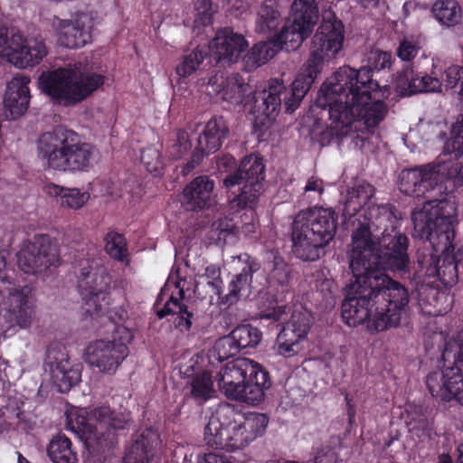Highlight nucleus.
Masks as SVG:
<instances>
[{"label": "nucleus", "mask_w": 463, "mask_h": 463, "mask_svg": "<svg viewBox=\"0 0 463 463\" xmlns=\"http://www.w3.org/2000/svg\"><path fill=\"white\" fill-rule=\"evenodd\" d=\"M391 58L387 52L372 50L366 66L359 70L342 66L322 84L316 103L327 109L334 135L363 140L384 119L387 107L378 82L373 79V70L390 67Z\"/></svg>", "instance_id": "obj_1"}, {"label": "nucleus", "mask_w": 463, "mask_h": 463, "mask_svg": "<svg viewBox=\"0 0 463 463\" xmlns=\"http://www.w3.org/2000/svg\"><path fill=\"white\" fill-rule=\"evenodd\" d=\"M354 280L348 286L341 316L349 326L367 322L369 330L397 327L409 310L410 294L385 273L368 275L357 260L349 261Z\"/></svg>", "instance_id": "obj_2"}, {"label": "nucleus", "mask_w": 463, "mask_h": 463, "mask_svg": "<svg viewBox=\"0 0 463 463\" xmlns=\"http://www.w3.org/2000/svg\"><path fill=\"white\" fill-rule=\"evenodd\" d=\"M369 222L356 227L352 234L349 261L357 260L368 275L409 271V238L396 230L398 218L390 205L369 208Z\"/></svg>", "instance_id": "obj_3"}, {"label": "nucleus", "mask_w": 463, "mask_h": 463, "mask_svg": "<svg viewBox=\"0 0 463 463\" xmlns=\"http://www.w3.org/2000/svg\"><path fill=\"white\" fill-rule=\"evenodd\" d=\"M454 202H441L412 215L413 236L426 240L431 250L419 252L417 262L420 272L429 278H438L445 287H452L458 280V266L463 250H456Z\"/></svg>", "instance_id": "obj_4"}, {"label": "nucleus", "mask_w": 463, "mask_h": 463, "mask_svg": "<svg viewBox=\"0 0 463 463\" xmlns=\"http://www.w3.org/2000/svg\"><path fill=\"white\" fill-rule=\"evenodd\" d=\"M201 85H206L207 93L219 94L221 99L231 106L245 107L251 105L250 111L256 117L264 116L267 118H274L279 112L282 101L288 113L294 112L297 109H290L288 102H293V96L290 94L291 88L287 89L281 82L272 80L268 89L255 92L252 86L246 83L238 74H232L226 79H219L213 76L201 80Z\"/></svg>", "instance_id": "obj_5"}, {"label": "nucleus", "mask_w": 463, "mask_h": 463, "mask_svg": "<svg viewBox=\"0 0 463 463\" xmlns=\"http://www.w3.org/2000/svg\"><path fill=\"white\" fill-rule=\"evenodd\" d=\"M129 413L116 412L108 405L92 409L87 416L68 415L67 425L83 442L87 456L85 463H103L107 454L118 444L117 431L128 428Z\"/></svg>", "instance_id": "obj_6"}, {"label": "nucleus", "mask_w": 463, "mask_h": 463, "mask_svg": "<svg viewBox=\"0 0 463 463\" xmlns=\"http://www.w3.org/2000/svg\"><path fill=\"white\" fill-rule=\"evenodd\" d=\"M36 150L45 169L64 174L89 172L96 156L95 146L82 141L76 131L61 125L42 133Z\"/></svg>", "instance_id": "obj_7"}, {"label": "nucleus", "mask_w": 463, "mask_h": 463, "mask_svg": "<svg viewBox=\"0 0 463 463\" xmlns=\"http://www.w3.org/2000/svg\"><path fill=\"white\" fill-rule=\"evenodd\" d=\"M269 420L262 413H241L229 403L219 404L204 428V439L210 447L226 450L242 449L261 436Z\"/></svg>", "instance_id": "obj_8"}, {"label": "nucleus", "mask_w": 463, "mask_h": 463, "mask_svg": "<svg viewBox=\"0 0 463 463\" xmlns=\"http://www.w3.org/2000/svg\"><path fill=\"white\" fill-rule=\"evenodd\" d=\"M344 39L343 23L334 14L326 13L312 38L309 57L291 84L290 94L294 101H288L290 109H298L315 80L322 72L325 62L335 58L342 51Z\"/></svg>", "instance_id": "obj_9"}, {"label": "nucleus", "mask_w": 463, "mask_h": 463, "mask_svg": "<svg viewBox=\"0 0 463 463\" xmlns=\"http://www.w3.org/2000/svg\"><path fill=\"white\" fill-rule=\"evenodd\" d=\"M337 215L331 208L299 212L292 222V252L304 261H315L335 237Z\"/></svg>", "instance_id": "obj_10"}, {"label": "nucleus", "mask_w": 463, "mask_h": 463, "mask_svg": "<svg viewBox=\"0 0 463 463\" xmlns=\"http://www.w3.org/2000/svg\"><path fill=\"white\" fill-rule=\"evenodd\" d=\"M33 288L13 278L6 269L5 251L0 250V336L7 337L31 326Z\"/></svg>", "instance_id": "obj_11"}, {"label": "nucleus", "mask_w": 463, "mask_h": 463, "mask_svg": "<svg viewBox=\"0 0 463 463\" xmlns=\"http://www.w3.org/2000/svg\"><path fill=\"white\" fill-rule=\"evenodd\" d=\"M218 386L232 400L255 405L270 386L269 373L252 360L242 358L228 363L217 375Z\"/></svg>", "instance_id": "obj_12"}, {"label": "nucleus", "mask_w": 463, "mask_h": 463, "mask_svg": "<svg viewBox=\"0 0 463 463\" xmlns=\"http://www.w3.org/2000/svg\"><path fill=\"white\" fill-rule=\"evenodd\" d=\"M264 165L261 160L253 156H246L239 167L223 179L224 186L232 190L235 197L232 203L239 208H251L263 193Z\"/></svg>", "instance_id": "obj_13"}, {"label": "nucleus", "mask_w": 463, "mask_h": 463, "mask_svg": "<svg viewBox=\"0 0 463 463\" xmlns=\"http://www.w3.org/2000/svg\"><path fill=\"white\" fill-rule=\"evenodd\" d=\"M111 340L99 339L86 348V362L99 372L113 375L128 355V344L134 334L128 326H119L111 335Z\"/></svg>", "instance_id": "obj_14"}, {"label": "nucleus", "mask_w": 463, "mask_h": 463, "mask_svg": "<svg viewBox=\"0 0 463 463\" xmlns=\"http://www.w3.org/2000/svg\"><path fill=\"white\" fill-rule=\"evenodd\" d=\"M85 263H80L77 288L86 306V312L90 316H99L103 314V307L109 304L112 279L107 268L94 260H86Z\"/></svg>", "instance_id": "obj_15"}, {"label": "nucleus", "mask_w": 463, "mask_h": 463, "mask_svg": "<svg viewBox=\"0 0 463 463\" xmlns=\"http://www.w3.org/2000/svg\"><path fill=\"white\" fill-rule=\"evenodd\" d=\"M441 167L436 163H430L419 167L404 169L400 173L399 189L402 193L410 196H423L427 199L422 208L413 211L411 216L416 212L425 210L427 205L433 208L441 202H450L449 200L433 199V195H431V193L436 190L438 193H441L443 189L440 176Z\"/></svg>", "instance_id": "obj_16"}, {"label": "nucleus", "mask_w": 463, "mask_h": 463, "mask_svg": "<svg viewBox=\"0 0 463 463\" xmlns=\"http://www.w3.org/2000/svg\"><path fill=\"white\" fill-rule=\"evenodd\" d=\"M16 257L20 269L25 274L42 273L60 265L57 246L47 234L36 235L33 241L24 242Z\"/></svg>", "instance_id": "obj_17"}, {"label": "nucleus", "mask_w": 463, "mask_h": 463, "mask_svg": "<svg viewBox=\"0 0 463 463\" xmlns=\"http://www.w3.org/2000/svg\"><path fill=\"white\" fill-rule=\"evenodd\" d=\"M47 54L45 43L42 41L27 42L20 32L7 27V33L0 42V56L16 67L26 68L39 64Z\"/></svg>", "instance_id": "obj_18"}, {"label": "nucleus", "mask_w": 463, "mask_h": 463, "mask_svg": "<svg viewBox=\"0 0 463 463\" xmlns=\"http://www.w3.org/2000/svg\"><path fill=\"white\" fill-rule=\"evenodd\" d=\"M79 68L60 67L43 72L39 78V85L43 93L64 106L77 104L76 80Z\"/></svg>", "instance_id": "obj_19"}, {"label": "nucleus", "mask_w": 463, "mask_h": 463, "mask_svg": "<svg viewBox=\"0 0 463 463\" xmlns=\"http://www.w3.org/2000/svg\"><path fill=\"white\" fill-rule=\"evenodd\" d=\"M426 384L433 397L449 402L456 400L463 405V364L451 360L441 372H433L426 377Z\"/></svg>", "instance_id": "obj_20"}, {"label": "nucleus", "mask_w": 463, "mask_h": 463, "mask_svg": "<svg viewBox=\"0 0 463 463\" xmlns=\"http://www.w3.org/2000/svg\"><path fill=\"white\" fill-rule=\"evenodd\" d=\"M93 18L86 13H79L73 19L54 16L52 28L58 35V43L69 49H79L91 42Z\"/></svg>", "instance_id": "obj_21"}, {"label": "nucleus", "mask_w": 463, "mask_h": 463, "mask_svg": "<svg viewBox=\"0 0 463 463\" xmlns=\"http://www.w3.org/2000/svg\"><path fill=\"white\" fill-rule=\"evenodd\" d=\"M229 128L222 116L213 117L205 125L203 133L198 137L197 151L194 153L192 160L187 164L188 171L198 165L204 155L216 152L223 140L228 137Z\"/></svg>", "instance_id": "obj_22"}, {"label": "nucleus", "mask_w": 463, "mask_h": 463, "mask_svg": "<svg viewBox=\"0 0 463 463\" xmlns=\"http://www.w3.org/2000/svg\"><path fill=\"white\" fill-rule=\"evenodd\" d=\"M247 46L243 35L234 33L231 28H223L210 42L209 50L217 62L231 64L239 60Z\"/></svg>", "instance_id": "obj_23"}, {"label": "nucleus", "mask_w": 463, "mask_h": 463, "mask_svg": "<svg viewBox=\"0 0 463 463\" xmlns=\"http://www.w3.org/2000/svg\"><path fill=\"white\" fill-rule=\"evenodd\" d=\"M30 81L28 76L16 75L7 83L4 105L8 119H16L27 111L31 99Z\"/></svg>", "instance_id": "obj_24"}, {"label": "nucleus", "mask_w": 463, "mask_h": 463, "mask_svg": "<svg viewBox=\"0 0 463 463\" xmlns=\"http://www.w3.org/2000/svg\"><path fill=\"white\" fill-rule=\"evenodd\" d=\"M30 81L28 76L16 75L7 83L4 105L8 119H16L27 111L31 99Z\"/></svg>", "instance_id": "obj_25"}, {"label": "nucleus", "mask_w": 463, "mask_h": 463, "mask_svg": "<svg viewBox=\"0 0 463 463\" xmlns=\"http://www.w3.org/2000/svg\"><path fill=\"white\" fill-rule=\"evenodd\" d=\"M213 189L214 182L209 176H197L184 189L183 203L190 211L204 209L211 204Z\"/></svg>", "instance_id": "obj_26"}, {"label": "nucleus", "mask_w": 463, "mask_h": 463, "mask_svg": "<svg viewBox=\"0 0 463 463\" xmlns=\"http://www.w3.org/2000/svg\"><path fill=\"white\" fill-rule=\"evenodd\" d=\"M260 269V264L253 258L246 256L245 266L241 271L235 275L228 285L227 293L221 295L222 302L232 305L237 303L243 296L250 293V285L253 273Z\"/></svg>", "instance_id": "obj_27"}, {"label": "nucleus", "mask_w": 463, "mask_h": 463, "mask_svg": "<svg viewBox=\"0 0 463 463\" xmlns=\"http://www.w3.org/2000/svg\"><path fill=\"white\" fill-rule=\"evenodd\" d=\"M414 75L412 71H406L399 80V88L402 96H411L422 92H441L442 82L436 76Z\"/></svg>", "instance_id": "obj_28"}, {"label": "nucleus", "mask_w": 463, "mask_h": 463, "mask_svg": "<svg viewBox=\"0 0 463 463\" xmlns=\"http://www.w3.org/2000/svg\"><path fill=\"white\" fill-rule=\"evenodd\" d=\"M313 30L307 28V26L296 23L295 21H291L285 24L277 39L274 40L278 43V45L280 50H285L287 52L296 51L298 49L303 42L310 36Z\"/></svg>", "instance_id": "obj_29"}, {"label": "nucleus", "mask_w": 463, "mask_h": 463, "mask_svg": "<svg viewBox=\"0 0 463 463\" xmlns=\"http://www.w3.org/2000/svg\"><path fill=\"white\" fill-rule=\"evenodd\" d=\"M45 192L51 196L58 197L61 207L78 210L82 208L90 199L88 192H81L79 188H69L55 184L45 186Z\"/></svg>", "instance_id": "obj_30"}, {"label": "nucleus", "mask_w": 463, "mask_h": 463, "mask_svg": "<svg viewBox=\"0 0 463 463\" xmlns=\"http://www.w3.org/2000/svg\"><path fill=\"white\" fill-rule=\"evenodd\" d=\"M52 373L60 392H69L80 381L79 367L71 365L68 358L55 361Z\"/></svg>", "instance_id": "obj_31"}, {"label": "nucleus", "mask_w": 463, "mask_h": 463, "mask_svg": "<svg viewBox=\"0 0 463 463\" xmlns=\"http://www.w3.org/2000/svg\"><path fill=\"white\" fill-rule=\"evenodd\" d=\"M435 19L447 28L455 27L462 22V9L457 0H436L431 7Z\"/></svg>", "instance_id": "obj_32"}, {"label": "nucleus", "mask_w": 463, "mask_h": 463, "mask_svg": "<svg viewBox=\"0 0 463 463\" xmlns=\"http://www.w3.org/2000/svg\"><path fill=\"white\" fill-rule=\"evenodd\" d=\"M268 273V282L270 288L280 291L282 294L288 292L291 280V268L287 264L284 259L275 254L269 263Z\"/></svg>", "instance_id": "obj_33"}, {"label": "nucleus", "mask_w": 463, "mask_h": 463, "mask_svg": "<svg viewBox=\"0 0 463 463\" xmlns=\"http://www.w3.org/2000/svg\"><path fill=\"white\" fill-rule=\"evenodd\" d=\"M47 453L53 463L78 462L77 452L72 448L71 439L63 433H59L51 439Z\"/></svg>", "instance_id": "obj_34"}, {"label": "nucleus", "mask_w": 463, "mask_h": 463, "mask_svg": "<svg viewBox=\"0 0 463 463\" xmlns=\"http://www.w3.org/2000/svg\"><path fill=\"white\" fill-rule=\"evenodd\" d=\"M318 2L319 0H293L290 6L291 19L314 30L319 18Z\"/></svg>", "instance_id": "obj_35"}, {"label": "nucleus", "mask_w": 463, "mask_h": 463, "mask_svg": "<svg viewBox=\"0 0 463 463\" xmlns=\"http://www.w3.org/2000/svg\"><path fill=\"white\" fill-rule=\"evenodd\" d=\"M275 41L260 42L252 46L243 58L247 71H252L272 59L279 51Z\"/></svg>", "instance_id": "obj_36"}, {"label": "nucleus", "mask_w": 463, "mask_h": 463, "mask_svg": "<svg viewBox=\"0 0 463 463\" xmlns=\"http://www.w3.org/2000/svg\"><path fill=\"white\" fill-rule=\"evenodd\" d=\"M103 242L109 258L126 264L129 262L128 241L124 234L110 231L104 236Z\"/></svg>", "instance_id": "obj_37"}, {"label": "nucleus", "mask_w": 463, "mask_h": 463, "mask_svg": "<svg viewBox=\"0 0 463 463\" xmlns=\"http://www.w3.org/2000/svg\"><path fill=\"white\" fill-rule=\"evenodd\" d=\"M305 338L286 323L277 336V351L279 354L290 357L300 350V342Z\"/></svg>", "instance_id": "obj_38"}, {"label": "nucleus", "mask_w": 463, "mask_h": 463, "mask_svg": "<svg viewBox=\"0 0 463 463\" xmlns=\"http://www.w3.org/2000/svg\"><path fill=\"white\" fill-rule=\"evenodd\" d=\"M280 13L272 2H266L258 11L256 19V31L260 33H269L279 26Z\"/></svg>", "instance_id": "obj_39"}, {"label": "nucleus", "mask_w": 463, "mask_h": 463, "mask_svg": "<svg viewBox=\"0 0 463 463\" xmlns=\"http://www.w3.org/2000/svg\"><path fill=\"white\" fill-rule=\"evenodd\" d=\"M156 313L157 317L162 319L167 315L176 314L180 317L178 326L185 330H189L192 327V318L194 314L188 310L186 305L182 303L178 298L171 297L161 309H156Z\"/></svg>", "instance_id": "obj_40"}, {"label": "nucleus", "mask_w": 463, "mask_h": 463, "mask_svg": "<svg viewBox=\"0 0 463 463\" xmlns=\"http://www.w3.org/2000/svg\"><path fill=\"white\" fill-rule=\"evenodd\" d=\"M104 84V76L99 73H83L79 70L76 80L77 104L87 99Z\"/></svg>", "instance_id": "obj_41"}, {"label": "nucleus", "mask_w": 463, "mask_h": 463, "mask_svg": "<svg viewBox=\"0 0 463 463\" xmlns=\"http://www.w3.org/2000/svg\"><path fill=\"white\" fill-rule=\"evenodd\" d=\"M231 335L240 351L256 347L262 337L261 332L250 325L238 326L231 332Z\"/></svg>", "instance_id": "obj_42"}, {"label": "nucleus", "mask_w": 463, "mask_h": 463, "mask_svg": "<svg viewBox=\"0 0 463 463\" xmlns=\"http://www.w3.org/2000/svg\"><path fill=\"white\" fill-rule=\"evenodd\" d=\"M191 394L199 402H205L213 396V382L208 372L196 373L191 380Z\"/></svg>", "instance_id": "obj_43"}, {"label": "nucleus", "mask_w": 463, "mask_h": 463, "mask_svg": "<svg viewBox=\"0 0 463 463\" xmlns=\"http://www.w3.org/2000/svg\"><path fill=\"white\" fill-rule=\"evenodd\" d=\"M207 52L200 47L184 55L179 64L176 65V73L183 78L192 75L203 61Z\"/></svg>", "instance_id": "obj_44"}, {"label": "nucleus", "mask_w": 463, "mask_h": 463, "mask_svg": "<svg viewBox=\"0 0 463 463\" xmlns=\"http://www.w3.org/2000/svg\"><path fill=\"white\" fill-rule=\"evenodd\" d=\"M240 352L235 340L230 333L215 342L213 349L210 351V358L223 362L230 357L235 356Z\"/></svg>", "instance_id": "obj_45"}, {"label": "nucleus", "mask_w": 463, "mask_h": 463, "mask_svg": "<svg viewBox=\"0 0 463 463\" xmlns=\"http://www.w3.org/2000/svg\"><path fill=\"white\" fill-rule=\"evenodd\" d=\"M444 154L451 155L455 158L463 156V113L452 128L451 137L444 146Z\"/></svg>", "instance_id": "obj_46"}, {"label": "nucleus", "mask_w": 463, "mask_h": 463, "mask_svg": "<svg viewBox=\"0 0 463 463\" xmlns=\"http://www.w3.org/2000/svg\"><path fill=\"white\" fill-rule=\"evenodd\" d=\"M385 204H383V206H384ZM373 206H378L377 204H372V205H368L366 208L365 206L359 201L357 200L354 194H351V192L348 191L347 194H346V196H345V202H344V208H343V215L345 217H353L354 216L356 213H358L360 211H363L364 212V214H363V217H364V221L362 222L361 220H358V226L357 227H360L361 224L363 223H366L369 222V208L370 207H373Z\"/></svg>", "instance_id": "obj_47"}, {"label": "nucleus", "mask_w": 463, "mask_h": 463, "mask_svg": "<svg viewBox=\"0 0 463 463\" xmlns=\"http://www.w3.org/2000/svg\"><path fill=\"white\" fill-rule=\"evenodd\" d=\"M123 463H145V430L127 448Z\"/></svg>", "instance_id": "obj_48"}, {"label": "nucleus", "mask_w": 463, "mask_h": 463, "mask_svg": "<svg viewBox=\"0 0 463 463\" xmlns=\"http://www.w3.org/2000/svg\"><path fill=\"white\" fill-rule=\"evenodd\" d=\"M312 322L311 314L303 309H296L292 312L290 318L286 322L292 326L295 330L302 337L306 338L310 329Z\"/></svg>", "instance_id": "obj_49"}, {"label": "nucleus", "mask_w": 463, "mask_h": 463, "mask_svg": "<svg viewBox=\"0 0 463 463\" xmlns=\"http://www.w3.org/2000/svg\"><path fill=\"white\" fill-rule=\"evenodd\" d=\"M213 228L219 231L218 239L226 240V237L231 234H235L239 230L241 231L245 235H250L255 232L256 225L253 222L243 223L241 227L232 225L229 221H220L213 223Z\"/></svg>", "instance_id": "obj_50"}, {"label": "nucleus", "mask_w": 463, "mask_h": 463, "mask_svg": "<svg viewBox=\"0 0 463 463\" xmlns=\"http://www.w3.org/2000/svg\"><path fill=\"white\" fill-rule=\"evenodd\" d=\"M192 144L189 139L188 133L184 130L178 129L175 132L174 143L168 149V153L173 159H180L184 156L191 149Z\"/></svg>", "instance_id": "obj_51"}, {"label": "nucleus", "mask_w": 463, "mask_h": 463, "mask_svg": "<svg viewBox=\"0 0 463 463\" xmlns=\"http://www.w3.org/2000/svg\"><path fill=\"white\" fill-rule=\"evenodd\" d=\"M194 8L196 12L194 22L203 26L211 24L214 14L211 0H195Z\"/></svg>", "instance_id": "obj_52"}, {"label": "nucleus", "mask_w": 463, "mask_h": 463, "mask_svg": "<svg viewBox=\"0 0 463 463\" xmlns=\"http://www.w3.org/2000/svg\"><path fill=\"white\" fill-rule=\"evenodd\" d=\"M444 363H450L454 360L456 364H463V337L459 336L458 341L449 342L442 353Z\"/></svg>", "instance_id": "obj_53"}, {"label": "nucleus", "mask_w": 463, "mask_h": 463, "mask_svg": "<svg viewBox=\"0 0 463 463\" xmlns=\"http://www.w3.org/2000/svg\"><path fill=\"white\" fill-rule=\"evenodd\" d=\"M445 86L448 89L459 88V94L463 95V67L450 66L445 71Z\"/></svg>", "instance_id": "obj_54"}, {"label": "nucleus", "mask_w": 463, "mask_h": 463, "mask_svg": "<svg viewBox=\"0 0 463 463\" xmlns=\"http://www.w3.org/2000/svg\"><path fill=\"white\" fill-rule=\"evenodd\" d=\"M220 269L214 265L206 267L204 270L203 278L206 279V284L211 288L213 293L221 297L222 295V279L220 278Z\"/></svg>", "instance_id": "obj_55"}, {"label": "nucleus", "mask_w": 463, "mask_h": 463, "mask_svg": "<svg viewBox=\"0 0 463 463\" xmlns=\"http://www.w3.org/2000/svg\"><path fill=\"white\" fill-rule=\"evenodd\" d=\"M349 191L351 194H354L365 207L369 205L370 200L374 194V187L364 181L357 183Z\"/></svg>", "instance_id": "obj_56"}, {"label": "nucleus", "mask_w": 463, "mask_h": 463, "mask_svg": "<svg viewBox=\"0 0 463 463\" xmlns=\"http://www.w3.org/2000/svg\"><path fill=\"white\" fill-rule=\"evenodd\" d=\"M419 50L420 46L412 37H405L400 42L397 54L402 61H411L416 57Z\"/></svg>", "instance_id": "obj_57"}, {"label": "nucleus", "mask_w": 463, "mask_h": 463, "mask_svg": "<svg viewBox=\"0 0 463 463\" xmlns=\"http://www.w3.org/2000/svg\"><path fill=\"white\" fill-rule=\"evenodd\" d=\"M106 313L109 323L113 326L112 334L119 326H126L125 322L128 318V312L125 307L121 306L116 307L112 309H109Z\"/></svg>", "instance_id": "obj_58"}, {"label": "nucleus", "mask_w": 463, "mask_h": 463, "mask_svg": "<svg viewBox=\"0 0 463 463\" xmlns=\"http://www.w3.org/2000/svg\"><path fill=\"white\" fill-rule=\"evenodd\" d=\"M441 165L440 174L447 170L448 177L453 180L456 185H461L463 184V164L457 162L453 163L449 167H447L445 164H438Z\"/></svg>", "instance_id": "obj_59"}, {"label": "nucleus", "mask_w": 463, "mask_h": 463, "mask_svg": "<svg viewBox=\"0 0 463 463\" xmlns=\"http://www.w3.org/2000/svg\"><path fill=\"white\" fill-rule=\"evenodd\" d=\"M288 310L289 309L286 306H279L274 307L272 310L267 311L263 315V317L274 321H280L288 314Z\"/></svg>", "instance_id": "obj_60"}, {"label": "nucleus", "mask_w": 463, "mask_h": 463, "mask_svg": "<svg viewBox=\"0 0 463 463\" xmlns=\"http://www.w3.org/2000/svg\"><path fill=\"white\" fill-rule=\"evenodd\" d=\"M217 168L221 172H228L235 165V159L231 155H224L216 161Z\"/></svg>", "instance_id": "obj_61"}, {"label": "nucleus", "mask_w": 463, "mask_h": 463, "mask_svg": "<svg viewBox=\"0 0 463 463\" xmlns=\"http://www.w3.org/2000/svg\"><path fill=\"white\" fill-rule=\"evenodd\" d=\"M200 463H233V461L224 455L208 453L205 455L204 459Z\"/></svg>", "instance_id": "obj_62"}, {"label": "nucleus", "mask_w": 463, "mask_h": 463, "mask_svg": "<svg viewBox=\"0 0 463 463\" xmlns=\"http://www.w3.org/2000/svg\"><path fill=\"white\" fill-rule=\"evenodd\" d=\"M316 191L322 194L324 191L322 180L317 178H310L305 187V192Z\"/></svg>", "instance_id": "obj_63"}, {"label": "nucleus", "mask_w": 463, "mask_h": 463, "mask_svg": "<svg viewBox=\"0 0 463 463\" xmlns=\"http://www.w3.org/2000/svg\"><path fill=\"white\" fill-rule=\"evenodd\" d=\"M148 439H151L152 445L155 443V446H157L159 443H161L158 433L154 430L146 429V441Z\"/></svg>", "instance_id": "obj_64"}]
</instances>
